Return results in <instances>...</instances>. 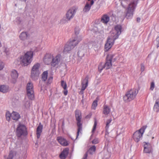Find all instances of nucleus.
<instances>
[{"instance_id": "1", "label": "nucleus", "mask_w": 159, "mask_h": 159, "mask_svg": "<svg viewBox=\"0 0 159 159\" xmlns=\"http://www.w3.org/2000/svg\"><path fill=\"white\" fill-rule=\"evenodd\" d=\"M81 40V38L80 36L74 37L72 39L70 40L69 42L66 44L64 47L63 53H65L69 52Z\"/></svg>"}, {"instance_id": "2", "label": "nucleus", "mask_w": 159, "mask_h": 159, "mask_svg": "<svg viewBox=\"0 0 159 159\" xmlns=\"http://www.w3.org/2000/svg\"><path fill=\"white\" fill-rule=\"evenodd\" d=\"M138 92L139 90L137 89H131L127 92L124 96V101L126 102H128L134 99Z\"/></svg>"}, {"instance_id": "3", "label": "nucleus", "mask_w": 159, "mask_h": 159, "mask_svg": "<svg viewBox=\"0 0 159 159\" xmlns=\"http://www.w3.org/2000/svg\"><path fill=\"white\" fill-rule=\"evenodd\" d=\"M61 55L58 54L55 57H51V56L50 57H47L46 56H45L44 58V61L46 64H48L49 63H51V65L53 67H55L57 65L59 62L60 61V58Z\"/></svg>"}, {"instance_id": "4", "label": "nucleus", "mask_w": 159, "mask_h": 159, "mask_svg": "<svg viewBox=\"0 0 159 159\" xmlns=\"http://www.w3.org/2000/svg\"><path fill=\"white\" fill-rule=\"evenodd\" d=\"M75 117L77 121V125L78 126L77 132L76 135V139L78 136L80 132L82 130V124L81 122L82 118L81 113L79 110H76L75 111Z\"/></svg>"}, {"instance_id": "5", "label": "nucleus", "mask_w": 159, "mask_h": 159, "mask_svg": "<svg viewBox=\"0 0 159 159\" xmlns=\"http://www.w3.org/2000/svg\"><path fill=\"white\" fill-rule=\"evenodd\" d=\"M16 133L18 138H20L22 136H26L28 134L26 126L25 125L21 124L18 125Z\"/></svg>"}, {"instance_id": "6", "label": "nucleus", "mask_w": 159, "mask_h": 159, "mask_svg": "<svg viewBox=\"0 0 159 159\" xmlns=\"http://www.w3.org/2000/svg\"><path fill=\"white\" fill-rule=\"evenodd\" d=\"M147 127V125L144 126L134 133L133 138L136 142H138L142 139L143 135Z\"/></svg>"}, {"instance_id": "7", "label": "nucleus", "mask_w": 159, "mask_h": 159, "mask_svg": "<svg viewBox=\"0 0 159 159\" xmlns=\"http://www.w3.org/2000/svg\"><path fill=\"white\" fill-rule=\"evenodd\" d=\"M33 56V52L31 51H28L25 54L22 60L24 66H27L31 62Z\"/></svg>"}, {"instance_id": "8", "label": "nucleus", "mask_w": 159, "mask_h": 159, "mask_svg": "<svg viewBox=\"0 0 159 159\" xmlns=\"http://www.w3.org/2000/svg\"><path fill=\"white\" fill-rule=\"evenodd\" d=\"M40 66V64L37 63L34 65L32 67L31 71V77L33 80H35L37 79V77L39 76V68Z\"/></svg>"}, {"instance_id": "9", "label": "nucleus", "mask_w": 159, "mask_h": 159, "mask_svg": "<svg viewBox=\"0 0 159 159\" xmlns=\"http://www.w3.org/2000/svg\"><path fill=\"white\" fill-rule=\"evenodd\" d=\"M27 94L29 98L33 100L34 98V91L33 84L30 82L27 83L26 86Z\"/></svg>"}, {"instance_id": "10", "label": "nucleus", "mask_w": 159, "mask_h": 159, "mask_svg": "<svg viewBox=\"0 0 159 159\" xmlns=\"http://www.w3.org/2000/svg\"><path fill=\"white\" fill-rule=\"evenodd\" d=\"M135 9L134 7H133V6L131 5H128V7L126 9L127 11L125 15L126 18L128 19H131L133 17L134 12Z\"/></svg>"}, {"instance_id": "11", "label": "nucleus", "mask_w": 159, "mask_h": 159, "mask_svg": "<svg viewBox=\"0 0 159 159\" xmlns=\"http://www.w3.org/2000/svg\"><path fill=\"white\" fill-rule=\"evenodd\" d=\"M116 39L113 37H109L105 45V48L106 51H108L113 45Z\"/></svg>"}, {"instance_id": "12", "label": "nucleus", "mask_w": 159, "mask_h": 159, "mask_svg": "<svg viewBox=\"0 0 159 159\" xmlns=\"http://www.w3.org/2000/svg\"><path fill=\"white\" fill-rule=\"evenodd\" d=\"M76 9L75 7H73L70 9L67 12L66 14V19L69 20L73 18L76 13Z\"/></svg>"}, {"instance_id": "13", "label": "nucleus", "mask_w": 159, "mask_h": 159, "mask_svg": "<svg viewBox=\"0 0 159 159\" xmlns=\"http://www.w3.org/2000/svg\"><path fill=\"white\" fill-rule=\"evenodd\" d=\"M144 145V152L145 153H152L153 149L151 144L149 143H145Z\"/></svg>"}, {"instance_id": "14", "label": "nucleus", "mask_w": 159, "mask_h": 159, "mask_svg": "<svg viewBox=\"0 0 159 159\" xmlns=\"http://www.w3.org/2000/svg\"><path fill=\"white\" fill-rule=\"evenodd\" d=\"M112 57L111 55H107L106 57V62L104 65L106 69H108L111 66V61Z\"/></svg>"}, {"instance_id": "15", "label": "nucleus", "mask_w": 159, "mask_h": 159, "mask_svg": "<svg viewBox=\"0 0 159 159\" xmlns=\"http://www.w3.org/2000/svg\"><path fill=\"white\" fill-rule=\"evenodd\" d=\"M115 30L116 32V34L113 37L115 38V39H116L121 33L122 27L120 25H116L115 27Z\"/></svg>"}, {"instance_id": "16", "label": "nucleus", "mask_w": 159, "mask_h": 159, "mask_svg": "<svg viewBox=\"0 0 159 159\" xmlns=\"http://www.w3.org/2000/svg\"><path fill=\"white\" fill-rule=\"evenodd\" d=\"M57 139L58 142L62 146H67L68 145V143L67 140L62 137H57Z\"/></svg>"}, {"instance_id": "17", "label": "nucleus", "mask_w": 159, "mask_h": 159, "mask_svg": "<svg viewBox=\"0 0 159 159\" xmlns=\"http://www.w3.org/2000/svg\"><path fill=\"white\" fill-rule=\"evenodd\" d=\"M69 151L68 148H66L64 149L59 155L60 158L61 159H66L68 154Z\"/></svg>"}, {"instance_id": "18", "label": "nucleus", "mask_w": 159, "mask_h": 159, "mask_svg": "<svg viewBox=\"0 0 159 159\" xmlns=\"http://www.w3.org/2000/svg\"><path fill=\"white\" fill-rule=\"evenodd\" d=\"M19 37L21 40H25L29 38L30 34L28 32H22L20 34Z\"/></svg>"}, {"instance_id": "19", "label": "nucleus", "mask_w": 159, "mask_h": 159, "mask_svg": "<svg viewBox=\"0 0 159 159\" xmlns=\"http://www.w3.org/2000/svg\"><path fill=\"white\" fill-rule=\"evenodd\" d=\"M43 127V125L40 123L36 129V135L38 139H39L40 137L41 134L42 132Z\"/></svg>"}, {"instance_id": "20", "label": "nucleus", "mask_w": 159, "mask_h": 159, "mask_svg": "<svg viewBox=\"0 0 159 159\" xmlns=\"http://www.w3.org/2000/svg\"><path fill=\"white\" fill-rule=\"evenodd\" d=\"M88 78L87 77H86L85 79L82 82V87L81 89L82 90H84L88 85Z\"/></svg>"}, {"instance_id": "21", "label": "nucleus", "mask_w": 159, "mask_h": 159, "mask_svg": "<svg viewBox=\"0 0 159 159\" xmlns=\"http://www.w3.org/2000/svg\"><path fill=\"white\" fill-rule=\"evenodd\" d=\"M20 118V116L19 113L17 112L13 111L12 113V119L16 120H18Z\"/></svg>"}, {"instance_id": "22", "label": "nucleus", "mask_w": 159, "mask_h": 159, "mask_svg": "<svg viewBox=\"0 0 159 159\" xmlns=\"http://www.w3.org/2000/svg\"><path fill=\"white\" fill-rule=\"evenodd\" d=\"M110 18L107 15H104L102 17L101 21L104 24H107L109 21Z\"/></svg>"}, {"instance_id": "23", "label": "nucleus", "mask_w": 159, "mask_h": 159, "mask_svg": "<svg viewBox=\"0 0 159 159\" xmlns=\"http://www.w3.org/2000/svg\"><path fill=\"white\" fill-rule=\"evenodd\" d=\"M9 90L8 86L6 85L0 86V91L3 93L7 92Z\"/></svg>"}, {"instance_id": "24", "label": "nucleus", "mask_w": 159, "mask_h": 159, "mask_svg": "<svg viewBox=\"0 0 159 159\" xmlns=\"http://www.w3.org/2000/svg\"><path fill=\"white\" fill-rule=\"evenodd\" d=\"M154 110L156 112H158L159 111V99H157L155 102L153 107Z\"/></svg>"}, {"instance_id": "25", "label": "nucleus", "mask_w": 159, "mask_h": 159, "mask_svg": "<svg viewBox=\"0 0 159 159\" xmlns=\"http://www.w3.org/2000/svg\"><path fill=\"white\" fill-rule=\"evenodd\" d=\"M92 5L89 4L88 2H87L84 7L83 9V11L85 13L89 11L91 8Z\"/></svg>"}, {"instance_id": "26", "label": "nucleus", "mask_w": 159, "mask_h": 159, "mask_svg": "<svg viewBox=\"0 0 159 159\" xmlns=\"http://www.w3.org/2000/svg\"><path fill=\"white\" fill-rule=\"evenodd\" d=\"M110 111V109L107 105H104L103 113L105 115L108 114Z\"/></svg>"}, {"instance_id": "27", "label": "nucleus", "mask_w": 159, "mask_h": 159, "mask_svg": "<svg viewBox=\"0 0 159 159\" xmlns=\"http://www.w3.org/2000/svg\"><path fill=\"white\" fill-rule=\"evenodd\" d=\"M11 75L12 79H16L18 76V74L15 70H13L12 71Z\"/></svg>"}, {"instance_id": "28", "label": "nucleus", "mask_w": 159, "mask_h": 159, "mask_svg": "<svg viewBox=\"0 0 159 159\" xmlns=\"http://www.w3.org/2000/svg\"><path fill=\"white\" fill-rule=\"evenodd\" d=\"M48 75V71L43 72L42 74V80L43 81H45L47 79Z\"/></svg>"}, {"instance_id": "29", "label": "nucleus", "mask_w": 159, "mask_h": 159, "mask_svg": "<svg viewBox=\"0 0 159 159\" xmlns=\"http://www.w3.org/2000/svg\"><path fill=\"white\" fill-rule=\"evenodd\" d=\"M120 1L122 6L124 8H126L128 4V0H120Z\"/></svg>"}, {"instance_id": "30", "label": "nucleus", "mask_w": 159, "mask_h": 159, "mask_svg": "<svg viewBox=\"0 0 159 159\" xmlns=\"http://www.w3.org/2000/svg\"><path fill=\"white\" fill-rule=\"evenodd\" d=\"M98 97H97L96 99L94 100L92 104V108L93 109H95L96 107L97 106L98 104L97 102L98 100Z\"/></svg>"}, {"instance_id": "31", "label": "nucleus", "mask_w": 159, "mask_h": 159, "mask_svg": "<svg viewBox=\"0 0 159 159\" xmlns=\"http://www.w3.org/2000/svg\"><path fill=\"white\" fill-rule=\"evenodd\" d=\"M84 55V51L83 50H79L78 52V56L81 58Z\"/></svg>"}, {"instance_id": "32", "label": "nucleus", "mask_w": 159, "mask_h": 159, "mask_svg": "<svg viewBox=\"0 0 159 159\" xmlns=\"http://www.w3.org/2000/svg\"><path fill=\"white\" fill-rule=\"evenodd\" d=\"M6 119L7 120L9 121L11 119V117L12 113L11 114L8 111L6 112Z\"/></svg>"}, {"instance_id": "33", "label": "nucleus", "mask_w": 159, "mask_h": 159, "mask_svg": "<svg viewBox=\"0 0 159 159\" xmlns=\"http://www.w3.org/2000/svg\"><path fill=\"white\" fill-rule=\"evenodd\" d=\"M112 121L111 118H110L109 119H107V120L106 126L105 127V129L107 130L109 126V124Z\"/></svg>"}, {"instance_id": "34", "label": "nucleus", "mask_w": 159, "mask_h": 159, "mask_svg": "<svg viewBox=\"0 0 159 159\" xmlns=\"http://www.w3.org/2000/svg\"><path fill=\"white\" fill-rule=\"evenodd\" d=\"M138 0H133V1L129 4V5H131L132 6H133V7H134L135 8L138 3Z\"/></svg>"}, {"instance_id": "35", "label": "nucleus", "mask_w": 159, "mask_h": 159, "mask_svg": "<svg viewBox=\"0 0 159 159\" xmlns=\"http://www.w3.org/2000/svg\"><path fill=\"white\" fill-rule=\"evenodd\" d=\"M61 85L62 87L64 89H65L67 88V85L66 82L64 80H61Z\"/></svg>"}, {"instance_id": "36", "label": "nucleus", "mask_w": 159, "mask_h": 159, "mask_svg": "<svg viewBox=\"0 0 159 159\" xmlns=\"http://www.w3.org/2000/svg\"><path fill=\"white\" fill-rule=\"evenodd\" d=\"M94 120H95L94 123L93 128L92 130V132H93V133L94 132V131L95 130L96 128L97 124V121L96 118H95Z\"/></svg>"}, {"instance_id": "37", "label": "nucleus", "mask_w": 159, "mask_h": 159, "mask_svg": "<svg viewBox=\"0 0 159 159\" xmlns=\"http://www.w3.org/2000/svg\"><path fill=\"white\" fill-rule=\"evenodd\" d=\"M75 35H76V36L75 37H80V36L81 37H81L80 36H77V35L79 34V32H80L79 29V28L78 27L76 28L75 29Z\"/></svg>"}, {"instance_id": "38", "label": "nucleus", "mask_w": 159, "mask_h": 159, "mask_svg": "<svg viewBox=\"0 0 159 159\" xmlns=\"http://www.w3.org/2000/svg\"><path fill=\"white\" fill-rule=\"evenodd\" d=\"M105 68L104 65H100L98 67V69L99 71L101 72L103 68Z\"/></svg>"}, {"instance_id": "39", "label": "nucleus", "mask_w": 159, "mask_h": 159, "mask_svg": "<svg viewBox=\"0 0 159 159\" xmlns=\"http://www.w3.org/2000/svg\"><path fill=\"white\" fill-rule=\"evenodd\" d=\"M99 143V140L98 139L95 138L92 141V143L93 144H96Z\"/></svg>"}, {"instance_id": "40", "label": "nucleus", "mask_w": 159, "mask_h": 159, "mask_svg": "<svg viewBox=\"0 0 159 159\" xmlns=\"http://www.w3.org/2000/svg\"><path fill=\"white\" fill-rule=\"evenodd\" d=\"M155 87L154 83L153 82H152L151 84V86L150 87V89L151 90H153Z\"/></svg>"}, {"instance_id": "41", "label": "nucleus", "mask_w": 159, "mask_h": 159, "mask_svg": "<svg viewBox=\"0 0 159 159\" xmlns=\"http://www.w3.org/2000/svg\"><path fill=\"white\" fill-rule=\"evenodd\" d=\"M96 150V147L94 145H93L90 147L89 149V151H93L94 152Z\"/></svg>"}, {"instance_id": "42", "label": "nucleus", "mask_w": 159, "mask_h": 159, "mask_svg": "<svg viewBox=\"0 0 159 159\" xmlns=\"http://www.w3.org/2000/svg\"><path fill=\"white\" fill-rule=\"evenodd\" d=\"M52 77H50L49 79H48V81H47V84H50L51 82H52Z\"/></svg>"}, {"instance_id": "43", "label": "nucleus", "mask_w": 159, "mask_h": 159, "mask_svg": "<svg viewBox=\"0 0 159 159\" xmlns=\"http://www.w3.org/2000/svg\"><path fill=\"white\" fill-rule=\"evenodd\" d=\"M16 22L17 24H19L21 22V20H20V18L19 17H17L16 19Z\"/></svg>"}, {"instance_id": "44", "label": "nucleus", "mask_w": 159, "mask_h": 159, "mask_svg": "<svg viewBox=\"0 0 159 159\" xmlns=\"http://www.w3.org/2000/svg\"><path fill=\"white\" fill-rule=\"evenodd\" d=\"M13 158V156L12 153L11 152L10 153L7 159H12Z\"/></svg>"}, {"instance_id": "45", "label": "nucleus", "mask_w": 159, "mask_h": 159, "mask_svg": "<svg viewBox=\"0 0 159 159\" xmlns=\"http://www.w3.org/2000/svg\"><path fill=\"white\" fill-rule=\"evenodd\" d=\"M13 158V156L12 153L11 152L10 153L7 159H12Z\"/></svg>"}, {"instance_id": "46", "label": "nucleus", "mask_w": 159, "mask_h": 159, "mask_svg": "<svg viewBox=\"0 0 159 159\" xmlns=\"http://www.w3.org/2000/svg\"><path fill=\"white\" fill-rule=\"evenodd\" d=\"M4 65L3 62H0V70L3 69Z\"/></svg>"}, {"instance_id": "47", "label": "nucleus", "mask_w": 159, "mask_h": 159, "mask_svg": "<svg viewBox=\"0 0 159 159\" xmlns=\"http://www.w3.org/2000/svg\"><path fill=\"white\" fill-rule=\"evenodd\" d=\"M156 41L157 42V48H158L159 47V37L157 38Z\"/></svg>"}, {"instance_id": "48", "label": "nucleus", "mask_w": 159, "mask_h": 159, "mask_svg": "<svg viewBox=\"0 0 159 159\" xmlns=\"http://www.w3.org/2000/svg\"><path fill=\"white\" fill-rule=\"evenodd\" d=\"M141 70L142 71H143L144 70V66L143 64H141Z\"/></svg>"}, {"instance_id": "49", "label": "nucleus", "mask_w": 159, "mask_h": 159, "mask_svg": "<svg viewBox=\"0 0 159 159\" xmlns=\"http://www.w3.org/2000/svg\"><path fill=\"white\" fill-rule=\"evenodd\" d=\"M87 157H88V153H87V152H86V153L84 155V157L82 159H87Z\"/></svg>"}, {"instance_id": "50", "label": "nucleus", "mask_w": 159, "mask_h": 159, "mask_svg": "<svg viewBox=\"0 0 159 159\" xmlns=\"http://www.w3.org/2000/svg\"><path fill=\"white\" fill-rule=\"evenodd\" d=\"M64 91H63V93L65 95H66L67 94L68 91L67 89H64Z\"/></svg>"}, {"instance_id": "51", "label": "nucleus", "mask_w": 159, "mask_h": 159, "mask_svg": "<svg viewBox=\"0 0 159 159\" xmlns=\"http://www.w3.org/2000/svg\"><path fill=\"white\" fill-rule=\"evenodd\" d=\"M88 1H90V4L92 5L94 3V1L93 0H88Z\"/></svg>"}, {"instance_id": "52", "label": "nucleus", "mask_w": 159, "mask_h": 159, "mask_svg": "<svg viewBox=\"0 0 159 159\" xmlns=\"http://www.w3.org/2000/svg\"><path fill=\"white\" fill-rule=\"evenodd\" d=\"M61 22L62 23H65L66 22L65 18H63L61 20Z\"/></svg>"}, {"instance_id": "53", "label": "nucleus", "mask_w": 159, "mask_h": 159, "mask_svg": "<svg viewBox=\"0 0 159 159\" xmlns=\"http://www.w3.org/2000/svg\"><path fill=\"white\" fill-rule=\"evenodd\" d=\"M141 20V19L140 17H137L136 19V21L138 22H140Z\"/></svg>"}, {"instance_id": "54", "label": "nucleus", "mask_w": 159, "mask_h": 159, "mask_svg": "<svg viewBox=\"0 0 159 159\" xmlns=\"http://www.w3.org/2000/svg\"><path fill=\"white\" fill-rule=\"evenodd\" d=\"M64 125H65V124H64V121H62V129H63V128H64Z\"/></svg>"}, {"instance_id": "55", "label": "nucleus", "mask_w": 159, "mask_h": 159, "mask_svg": "<svg viewBox=\"0 0 159 159\" xmlns=\"http://www.w3.org/2000/svg\"><path fill=\"white\" fill-rule=\"evenodd\" d=\"M84 90H82V89H81V91H80L79 93L80 94H83L84 93Z\"/></svg>"}, {"instance_id": "56", "label": "nucleus", "mask_w": 159, "mask_h": 159, "mask_svg": "<svg viewBox=\"0 0 159 159\" xmlns=\"http://www.w3.org/2000/svg\"><path fill=\"white\" fill-rule=\"evenodd\" d=\"M91 116L90 115H88L87 116H86V118H89Z\"/></svg>"}, {"instance_id": "57", "label": "nucleus", "mask_w": 159, "mask_h": 159, "mask_svg": "<svg viewBox=\"0 0 159 159\" xmlns=\"http://www.w3.org/2000/svg\"><path fill=\"white\" fill-rule=\"evenodd\" d=\"M2 45L1 43L0 42V47H2Z\"/></svg>"}, {"instance_id": "58", "label": "nucleus", "mask_w": 159, "mask_h": 159, "mask_svg": "<svg viewBox=\"0 0 159 159\" xmlns=\"http://www.w3.org/2000/svg\"><path fill=\"white\" fill-rule=\"evenodd\" d=\"M23 0V1H24L25 2L27 1V0Z\"/></svg>"}]
</instances>
